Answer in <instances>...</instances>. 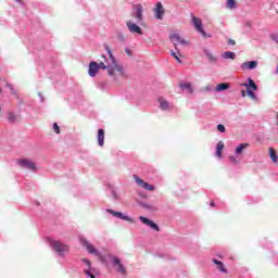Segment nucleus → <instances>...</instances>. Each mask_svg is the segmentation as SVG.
Returning <instances> with one entry per match:
<instances>
[{
  "label": "nucleus",
  "mask_w": 278,
  "mask_h": 278,
  "mask_svg": "<svg viewBox=\"0 0 278 278\" xmlns=\"http://www.w3.org/2000/svg\"><path fill=\"white\" fill-rule=\"evenodd\" d=\"M105 51L109 55V59L105 55H101V60L99 62L100 68L102 71H106L108 75L114 79H118V77H125V70L118 64V62H116V58H114V54H112V49L106 46Z\"/></svg>",
  "instance_id": "nucleus-1"
},
{
  "label": "nucleus",
  "mask_w": 278,
  "mask_h": 278,
  "mask_svg": "<svg viewBox=\"0 0 278 278\" xmlns=\"http://www.w3.org/2000/svg\"><path fill=\"white\" fill-rule=\"evenodd\" d=\"M190 16L192 18L191 21H192V25L194 26L195 31L201 34V36H203V38H207V33H205V29H203V22L201 21V18L194 16V13H191Z\"/></svg>",
  "instance_id": "nucleus-2"
},
{
  "label": "nucleus",
  "mask_w": 278,
  "mask_h": 278,
  "mask_svg": "<svg viewBox=\"0 0 278 278\" xmlns=\"http://www.w3.org/2000/svg\"><path fill=\"white\" fill-rule=\"evenodd\" d=\"M80 244L88 251V253H90V255H96L97 257H101V252H99V250H97V248H94L92 243H90V241L84 238H80Z\"/></svg>",
  "instance_id": "nucleus-3"
},
{
  "label": "nucleus",
  "mask_w": 278,
  "mask_h": 278,
  "mask_svg": "<svg viewBox=\"0 0 278 278\" xmlns=\"http://www.w3.org/2000/svg\"><path fill=\"white\" fill-rule=\"evenodd\" d=\"M51 247L53 250L56 251V253H59V255H64V253H66V251H68V245H65L64 243L60 242V241H51Z\"/></svg>",
  "instance_id": "nucleus-4"
},
{
  "label": "nucleus",
  "mask_w": 278,
  "mask_h": 278,
  "mask_svg": "<svg viewBox=\"0 0 278 278\" xmlns=\"http://www.w3.org/2000/svg\"><path fill=\"white\" fill-rule=\"evenodd\" d=\"M17 164L18 166H21L22 168H28V170H36V163H34L31 160L29 159H18L17 160Z\"/></svg>",
  "instance_id": "nucleus-5"
},
{
  "label": "nucleus",
  "mask_w": 278,
  "mask_h": 278,
  "mask_svg": "<svg viewBox=\"0 0 278 278\" xmlns=\"http://www.w3.org/2000/svg\"><path fill=\"white\" fill-rule=\"evenodd\" d=\"M134 179L137 186H139L140 188H143V190H148L149 192H153L155 190V187L153 185H150L149 182L142 180L140 177L135 175Z\"/></svg>",
  "instance_id": "nucleus-6"
},
{
  "label": "nucleus",
  "mask_w": 278,
  "mask_h": 278,
  "mask_svg": "<svg viewBox=\"0 0 278 278\" xmlns=\"http://www.w3.org/2000/svg\"><path fill=\"white\" fill-rule=\"evenodd\" d=\"M108 214H111L112 216H114L115 218H119V220H126L127 223H134V219L118 211H113L108 208L106 210Z\"/></svg>",
  "instance_id": "nucleus-7"
},
{
  "label": "nucleus",
  "mask_w": 278,
  "mask_h": 278,
  "mask_svg": "<svg viewBox=\"0 0 278 278\" xmlns=\"http://www.w3.org/2000/svg\"><path fill=\"white\" fill-rule=\"evenodd\" d=\"M135 12L132 13V16H135V18H137V21L140 23L142 22V18H144L143 12L144 9L142 8V4H136L134 7Z\"/></svg>",
  "instance_id": "nucleus-8"
},
{
  "label": "nucleus",
  "mask_w": 278,
  "mask_h": 278,
  "mask_svg": "<svg viewBox=\"0 0 278 278\" xmlns=\"http://www.w3.org/2000/svg\"><path fill=\"white\" fill-rule=\"evenodd\" d=\"M139 220H141V223H143V225H147L150 229H153L154 231H160V226H157V224H155V222H153L144 216H140Z\"/></svg>",
  "instance_id": "nucleus-9"
},
{
  "label": "nucleus",
  "mask_w": 278,
  "mask_h": 278,
  "mask_svg": "<svg viewBox=\"0 0 278 278\" xmlns=\"http://www.w3.org/2000/svg\"><path fill=\"white\" fill-rule=\"evenodd\" d=\"M126 25H127L130 34H139V36H142V28H140V26H138L136 23H134L131 21H127Z\"/></svg>",
  "instance_id": "nucleus-10"
},
{
  "label": "nucleus",
  "mask_w": 278,
  "mask_h": 278,
  "mask_svg": "<svg viewBox=\"0 0 278 278\" xmlns=\"http://www.w3.org/2000/svg\"><path fill=\"white\" fill-rule=\"evenodd\" d=\"M112 263H113V266L117 267V273H121V275H127V269L125 268V266H123V263H121L119 257H116V256L113 257Z\"/></svg>",
  "instance_id": "nucleus-11"
},
{
  "label": "nucleus",
  "mask_w": 278,
  "mask_h": 278,
  "mask_svg": "<svg viewBox=\"0 0 278 278\" xmlns=\"http://www.w3.org/2000/svg\"><path fill=\"white\" fill-rule=\"evenodd\" d=\"M169 40H170V42H173V45L176 48L178 45H188V41H186L185 39H181V36H179V34H172L169 36Z\"/></svg>",
  "instance_id": "nucleus-12"
},
{
  "label": "nucleus",
  "mask_w": 278,
  "mask_h": 278,
  "mask_svg": "<svg viewBox=\"0 0 278 278\" xmlns=\"http://www.w3.org/2000/svg\"><path fill=\"white\" fill-rule=\"evenodd\" d=\"M99 68H101L100 63L94 62V61L90 62L89 71H88L90 77H97V73H99Z\"/></svg>",
  "instance_id": "nucleus-13"
},
{
  "label": "nucleus",
  "mask_w": 278,
  "mask_h": 278,
  "mask_svg": "<svg viewBox=\"0 0 278 278\" xmlns=\"http://www.w3.org/2000/svg\"><path fill=\"white\" fill-rule=\"evenodd\" d=\"M155 18H159L162 21L164 18V7L162 5V2H157L156 7L154 9Z\"/></svg>",
  "instance_id": "nucleus-14"
},
{
  "label": "nucleus",
  "mask_w": 278,
  "mask_h": 278,
  "mask_svg": "<svg viewBox=\"0 0 278 278\" xmlns=\"http://www.w3.org/2000/svg\"><path fill=\"white\" fill-rule=\"evenodd\" d=\"M241 68L243 71H253V68H257V61L245 62L241 65Z\"/></svg>",
  "instance_id": "nucleus-15"
},
{
  "label": "nucleus",
  "mask_w": 278,
  "mask_h": 278,
  "mask_svg": "<svg viewBox=\"0 0 278 278\" xmlns=\"http://www.w3.org/2000/svg\"><path fill=\"white\" fill-rule=\"evenodd\" d=\"M104 141H105V130L100 128L98 130V143H99V147H103Z\"/></svg>",
  "instance_id": "nucleus-16"
},
{
  "label": "nucleus",
  "mask_w": 278,
  "mask_h": 278,
  "mask_svg": "<svg viewBox=\"0 0 278 278\" xmlns=\"http://www.w3.org/2000/svg\"><path fill=\"white\" fill-rule=\"evenodd\" d=\"M180 88L181 90H186L189 94H192V92H194V88L190 83H180Z\"/></svg>",
  "instance_id": "nucleus-17"
},
{
  "label": "nucleus",
  "mask_w": 278,
  "mask_h": 278,
  "mask_svg": "<svg viewBox=\"0 0 278 278\" xmlns=\"http://www.w3.org/2000/svg\"><path fill=\"white\" fill-rule=\"evenodd\" d=\"M223 149H225V143L223 141H219L216 147V156L223 157Z\"/></svg>",
  "instance_id": "nucleus-18"
},
{
  "label": "nucleus",
  "mask_w": 278,
  "mask_h": 278,
  "mask_svg": "<svg viewBox=\"0 0 278 278\" xmlns=\"http://www.w3.org/2000/svg\"><path fill=\"white\" fill-rule=\"evenodd\" d=\"M213 264H216V266H217L218 270H220V273H227V268H225V264H223V262L214 258Z\"/></svg>",
  "instance_id": "nucleus-19"
},
{
  "label": "nucleus",
  "mask_w": 278,
  "mask_h": 278,
  "mask_svg": "<svg viewBox=\"0 0 278 278\" xmlns=\"http://www.w3.org/2000/svg\"><path fill=\"white\" fill-rule=\"evenodd\" d=\"M268 151H269V157L271 162H274V164H277L278 156H277V152L275 151V148H269Z\"/></svg>",
  "instance_id": "nucleus-20"
},
{
  "label": "nucleus",
  "mask_w": 278,
  "mask_h": 278,
  "mask_svg": "<svg viewBox=\"0 0 278 278\" xmlns=\"http://www.w3.org/2000/svg\"><path fill=\"white\" fill-rule=\"evenodd\" d=\"M249 84H242V86H244L247 88V90H249V87L252 88V90H257V85L255 84V81H253V79L248 78Z\"/></svg>",
  "instance_id": "nucleus-21"
},
{
  "label": "nucleus",
  "mask_w": 278,
  "mask_h": 278,
  "mask_svg": "<svg viewBox=\"0 0 278 278\" xmlns=\"http://www.w3.org/2000/svg\"><path fill=\"white\" fill-rule=\"evenodd\" d=\"M249 143H241L239 147L236 148L235 153L240 155L244 149H248Z\"/></svg>",
  "instance_id": "nucleus-22"
},
{
  "label": "nucleus",
  "mask_w": 278,
  "mask_h": 278,
  "mask_svg": "<svg viewBox=\"0 0 278 278\" xmlns=\"http://www.w3.org/2000/svg\"><path fill=\"white\" fill-rule=\"evenodd\" d=\"M223 90H229V84H227V83H222V84L217 85L216 91H217V92H220V91H223Z\"/></svg>",
  "instance_id": "nucleus-23"
},
{
  "label": "nucleus",
  "mask_w": 278,
  "mask_h": 278,
  "mask_svg": "<svg viewBox=\"0 0 278 278\" xmlns=\"http://www.w3.org/2000/svg\"><path fill=\"white\" fill-rule=\"evenodd\" d=\"M159 102H160L161 110H168V108H169L168 101H166L165 99L160 98Z\"/></svg>",
  "instance_id": "nucleus-24"
},
{
  "label": "nucleus",
  "mask_w": 278,
  "mask_h": 278,
  "mask_svg": "<svg viewBox=\"0 0 278 278\" xmlns=\"http://www.w3.org/2000/svg\"><path fill=\"white\" fill-rule=\"evenodd\" d=\"M225 60H236V53L231 51H227L224 53Z\"/></svg>",
  "instance_id": "nucleus-25"
},
{
  "label": "nucleus",
  "mask_w": 278,
  "mask_h": 278,
  "mask_svg": "<svg viewBox=\"0 0 278 278\" xmlns=\"http://www.w3.org/2000/svg\"><path fill=\"white\" fill-rule=\"evenodd\" d=\"M226 8H228V10L236 9V0H227L226 1Z\"/></svg>",
  "instance_id": "nucleus-26"
},
{
  "label": "nucleus",
  "mask_w": 278,
  "mask_h": 278,
  "mask_svg": "<svg viewBox=\"0 0 278 278\" xmlns=\"http://www.w3.org/2000/svg\"><path fill=\"white\" fill-rule=\"evenodd\" d=\"M8 121H9V123H16V121H18V117L13 113H9Z\"/></svg>",
  "instance_id": "nucleus-27"
},
{
  "label": "nucleus",
  "mask_w": 278,
  "mask_h": 278,
  "mask_svg": "<svg viewBox=\"0 0 278 278\" xmlns=\"http://www.w3.org/2000/svg\"><path fill=\"white\" fill-rule=\"evenodd\" d=\"M172 55H173V58H175V60H177V62H179V63H181V60H179V55H181V54H177L176 52H172Z\"/></svg>",
  "instance_id": "nucleus-28"
},
{
  "label": "nucleus",
  "mask_w": 278,
  "mask_h": 278,
  "mask_svg": "<svg viewBox=\"0 0 278 278\" xmlns=\"http://www.w3.org/2000/svg\"><path fill=\"white\" fill-rule=\"evenodd\" d=\"M53 130H54L56 134H60V126L58 125V123H54V124H53Z\"/></svg>",
  "instance_id": "nucleus-29"
},
{
  "label": "nucleus",
  "mask_w": 278,
  "mask_h": 278,
  "mask_svg": "<svg viewBox=\"0 0 278 278\" xmlns=\"http://www.w3.org/2000/svg\"><path fill=\"white\" fill-rule=\"evenodd\" d=\"M217 129L222 132L225 134V126L223 124L217 125Z\"/></svg>",
  "instance_id": "nucleus-30"
},
{
  "label": "nucleus",
  "mask_w": 278,
  "mask_h": 278,
  "mask_svg": "<svg viewBox=\"0 0 278 278\" xmlns=\"http://www.w3.org/2000/svg\"><path fill=\"white\" fill-rule=\"evenodd\" d=\"M248 97H250L251 99H255V93L251 91V89H248Z\"/></svg>",
  "instance_id": "nucleus-31"
},
{
  "label": "nucleus",
  "mask_w": 278,
  "mask_h": 278,
  "mask_svg": "<svg viewBox=\"0 0 278 278\" xmlns=\"http://www.w3.org/2000/svg\"><path fill=\"white\" fill-rule=\"evenodd\" d=\"M85 275H87V276L90 277V278H97V277H94V275H92V274L90 273V270H85Z\"/></svg>",
  "instance_id": "nucleus-32"
},
{
  "label": "nucleus",
  "mask_w": 278,
  "mask_h": 278,
  "mask_svg": "<svg viewBox=\"0 0 278 278\" xmlns=\"http://www.w3.org/2000/svg\"><path fill=\"white\" fill-rule=\"evenodd\" d=\"M83 262H84V264H87V266H89V267H90V261H89V260H87V258H83Z\"/></svg>",
  "instance_id": "nucleus-33"
},
{
  "label": "nucleus",
  "mask_w": 278,
  "mask_h": 278,
  "mask_svg": "<svg viewBox=\"0 0 278 278\" xmlns=\"http://www.w3.org/2000/svg\"><path fill=\"white\" fill-rule=\"evenodd\" d=\"M230 161L233 162V164H238V160H236L233 156H230Z\"/></svg>",
  "instance_id": "nucleus-34"
},
{
  "label": "nucleus",
  "mask_w": 278,
  "mask_h": 278,
  "mask_svg": "<svg viewBox=\"0 0 278 278\" xmlns=\"http://www.w3.org/2000/svg\"><path fill=\"white\" fill-rule=\"evenodd\" d=\"M241 96H242V97H247V96H249V94H248V91L242 90V91H241Z\"/></svg>",
  "instance_id": "nucleus-35"
},
{
  "label": "nucleus",
  "mask_w": 278,
  "mask_h": 278,
  "mask_svg": "<svg viewBox=\"0 0 278 278\" xmlns=\"http://www.w3.org/2000/svg\"><path fill=\"white\" fill-rule=\"evenodd\" d=\"M228 42H229V45H232V46L236 45V40H233V39H229Z\"/></svg>",
  "instance_id": "nucleus-36"
},
{
  "label": "nucleus",
  "mask_w": 278,
  "mask_h": 278,
  "mask_svg": "<svg viewBox=\"0 0 278 278\" xmlns=\"http://www.w3.org/2000/svg\"><path fill=\"white\" fill-rule=\"evenodd\" d=\"M211 207H216V204L214 202H211Z\"/></svg>",
  "instance_id": "nucleus-37"
},
{
  "label": "nucleus",
  "mask_w": 278,
  "mask_h": 278,
  "mask_svg": "<svg viewBox=\"0 0 278 278\" xmlns=\"http://www.w3.org/2000/svg\"><path fill=\"white\" fill-rule=\"evenodd\" d=\"M146 207H147L148 210H151V206H149V205H146Z\"/></svg>",
  "instance_id": "nucleus-38"
},
{
  "label": "nucleus",
  "mask_w": 278,
  "mask_h": 278,
  "mask_svg": "<svg viewBox=\"0 0 278 278\" xmlns=\"http://www.w3.org/2000/svg\"><path fill=\"white\" fill-rule=\"evenodd\" d=\"M126 53H129V50H126Z\"/></svg>",
  "instance_id": "nucleus-39"
},
{
  "label": "nucleus",
  "mask_w": 278,
  "mask_h": 278,
  "mask_svg": "<svg viewBox=\"0 0 278 278\" xmlns=\"http://www.w3.org/2000/svg\"><path fill=\"white\" fill-rule=\"evenodd\" d=\"M0 94H1V88H0Z\"/></svg>",
  "instance_id": "nucleus-40"
},
{
  "label": "nucleus",
  "mask_w": 278,
  "mask_h": 278,
  "mask_svg": "<svg viewBox=\"0 0 278 278\" xmlns=\"http://www.w3.org/2000/svg\"><path fill=\"white\" fill-rule=\"evenodd\" d=\"M16 1H21V0H16Z\"/></svg>",
  "instance_id": "nucleus-41"
}]
</instances>
